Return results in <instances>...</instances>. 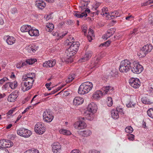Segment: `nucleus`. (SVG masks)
<instances>
[{
	"instance_id": "32",
	"label": "nucleus",
	"mask_w": 153,
	"mask_h": 153,
	"mask_svg": "<svg viewBox=\"0 0 153 153\" xmlns=\"http://www.w3.org/2000/svg\"><path fill=\"white\" fill-rule=\"evenodd\" d=\"M54 25L52 23H49L46 25L45 29L47 31H51L54 28Z\"/></svg>"
},
{
	"instance_id": "5",
	"label": "nucleus",
	"mask_w": 153,
	"mask_h": 153,
	"mask_svg": "<svg viewBox=\"0 0 153 153\" xmlns=\"http://www.w3.org/2000/svg\"><path fill=\"white\" fill-rule=\"evenodd\" d=\"M113 89L112 87L111 86L104 87L102 88V90L103 91V92L101 91H97L95 94H93V97L95 98H99L102 95L106 94L108 93H110V91Z\"/></svg>"
},
{
	"instance_id": "38",
	"label": "nucleus",
	"mask_w": 153,
	"mask_h": 153,
	"mask_svg": "<svg viewBox=\"0 0 153 153\" xmlns=\"http://www.w3.org/2000/svg\"><path fill=\"white\" fill-rule=\"evenodd\" d=\"M110 74L112 77H116L117 76L118 72L115 69L112 70L110 72Z\"/></svg>"
},
{
	"instance_id": "37",
	"label": "nucleus",
	"mask_w": 153,
	"mask_h": 153,
	"mask_svg": "<svg viewBox=\"0 0 153 153\" xmlns=\"http://www.w3.org/2000/svg\"><path fill=\"white\" fill-rule=\"evenodd\" d=\"M106 102L108 106L109 107L111 106L113 104V101L112 98L110 97H108Z\"/></svg>"
},
{
	"instance_id": "53",
	"label": "nucleus",
	"mask_w": 153,
	"mask_h": 153,
	"mask_svg": "<svg viewBox=\"0 0 153 153\" xmlns=\"http://www.w3.org/2000/svg\"><path fill=\"white\" fill-rule=\"evenodd\" d=\"M67 32H63L60 34H59V36L58 39H59L60 38L63 37L67 34Z\"/></svg>"
},
{
	"instance_id": "29",
	"label": "nucleus",
	"mask_w": 153,
	"mask_h": 153,
	"mask_svg": "<svg viewBox=\"0 0 153 153\" xmlns=\"http://www.w3.org/2000/svg\"><path fill=\"white\" fill-rule=\"evenodd\" d=\"M74 14V16L78 18H82L83 16L86 17L87 16V13L83 12L80 14L79 11L75 12Z\"/></svg>"
},
{
	"instance_id": "4",
	"label": "nucleus",
	"mask_w": 153,
	"mask_h": 153,
	"mask_svg": "<svg viewBox=\"0 0 153 153\" xmlns=\"http://www.w3.org/2000/svg\"><path fill=\"white\" fill-rule=\"evenodd\" d=\"M153 49V46L150 44H147L144 45L137 53V55L141 57H144L149 53Z\"/></svg>"
},
{
	"instance_id": "61",
	"label": "nucleus",
	"mask_w": 153,
	"mask_h": 153,
	"mask_svg": "<svg viewBox=\"0 0 153 153\" xmlns=\"http://www.w3.org/2000/svg\"><path fill=\"white\" fill-rule=\"evenodd\" d=\"M122 109H123L121 108H120V107H117L116 110L117 111V113H118L119 112H122Z\"/></svg>"
},
{
	"instance_id": "22",
	"label": "nucleus",
	"mask_w": 153,
	"mask_h": 153,
	"mask_svg": "<svg viewBox=\"0 0 153 153\" xmlns=\"http://www.w3.org/2000/svg\"><path fill=\"white\" fill-rule=\"evenodd\" d=\"M79 135L84 137H87L90 136L92 134L91 131L90 130L86 129L85 130L80 131L79 132Z\"/></svg>"
},
{
	"instance_id": "19",
	"label": "nucleus",
	"mask_w": 153,
	"mask_h": 153,
	"mask_svg": "<svg viewBox=\"0 0 153 153\" xmlns=\"http://www.w3.org/2000/svg\"><path fill=\"white\" fill-rule=\"evenodd\" d=\"M27 82H22L21 83V89L24 92L28 91L31 88Z\"/></svg>"
},
{
	"instance_id": "62",
	"label": "nucleus",
	"mask_w": 153,
	"mask_h": 153,
	"mask_svg": "<svg viewBox=\"0 0 153 153\" xmlns=\"http://www.w3.org/2000/svg\"><path fill=\"white\" fill-rule=\"evenodd\" d=\"M52 34L54 36H57V37H59V34L58 33V32H53L52 33Z\"/></svg>"
},
{
	"instance_id": "15",
	"label": "nucleus",
	"mask_w": 153,
	"mask_h": 153,
	"mask_svg": "<svg viewBox=\"0 0 153 153\" xmlns=\"http://www.w3.org/2000/svg\"><path fill=\"white\" fill-rule=\"evenodd\" d=\"M97 109V106L95 103L94 102H92L89 104L87 107V110L89 112L94 113H95Z\"/></svg>"
},
{
	"instance_id": "56",
	"label": "nucleus",
	"mask_w": 153,
	"mask_h": 153,
	"mask_svg": "<svg viewBox=\"0 0 153 153\" xmlns=\"http://www.w3.org/2000/svg\"><path fill=\"white\" fill-rule=\"evenodd\" d=\"M88 153H100V152L98 151L95 150H90Z\"/></svg>"
},
{
	"instance_id": "16",
	"label": "nucleus",
	"mask_w": 153,
	"mask_h": 153,
	"mask_svg": "<svg viewBox=\"0 0 153 153\" xmlns=\"http://www.w3.org/2000/svg\"><path fill=\"white\" fill-rule=\"evenodd\" d=\"M56 64V61L55 59H52L46 61L43 64V67H52Z\"/></svg>"
},
{
	"instance_id": "50",
	"label": "nucleus",
	"mask_w": 153,
	"mask_h": 153,
	"mask_svg": "<svg viewBox=\"0 0 153 153\" xmlns=\"http://www.w3.org/2000/svg\"><path fill=\"white\" fill-rule=\"evenodd\" d=\"M64 86V85H62V87H59L58 88H57L56 89V90H54L53 91H52L51 92L52 94H53L55 93H56L58 92V91L60 90V89Z\"/></svg>"
},
{
	"instance_id": "24",
	"label": "nucleus",
	"mask_w": 153,
	"mask_h": 153,
	"mask_svg": "<svg viewBox=\"0 0 153 153\" xmlns=\"http://www.w3.org/2000/svg\"><path fill=\"white\" fill-rule=\"evenodd\" d=\"M91 51L87 52L84 55V57L81 58V61L84 62L88 60L91 56Z\"/></svg>"
},
{
	"instance_id": "42",
	"label": "nucleus",
	"mask_w": 153,
	"mask_h": 153,
	"mask_svg": "<svg viewBox=\"0 0 153 153\" xmlns=\"http://www.w3.org/2000/svg\"><path fill=\"white\" fill-rule=\"evenodd\" d=\"M133 131V128L130 126L126 127L125 128V131L127 133H132Z\"/></svg>"
},
{
	"instance_id": "3",
	"label": "nucleus",
	"mask_w": 153,
	"mask_h": 153,
	"mask_svg": "<svg viewBox=\"0 0 153 153\" xmlns=\"http://www.w3.org/2000/svg\"><path fill=\"white\" fill-rule=\"evenodd\" d=\"M93 87V85L92 82H84L80 86L78 93L81 94H87L91 90Z\"/></svg>"
},
{
	"instance_id": "63",
	"label": "nucleus",
	"mask_w": 153,
	"mask_h": 153,
	"mask_svg": "<svg viewBox=\"0 0 153 153\" xmlns=\"http://www.w3.org/2000/svg\"><path fill=\"white\" fill-rule=\"evenodd\" d=\"M73 24V22L71 20H69L68 21L67 24L68 25H72Z\"/></svg>"
},
{
	"instance_id": "46",
	"label": "nucleus",
	"mask_w": 153,
	"mask_h": 153,
	"mask_svg": "<svg viewBox=\"0 0 153 153\" xmlns=\"http://www.w3.org/2000/svg\"><path fill=\"white\" fill-rule=\"evenodd\" d=\"M0 153H9V151L6 148L1 146L0 148Z\"/></svg>"
},
{
	"instance_id": "57",
	"label": "nucleus",
	"mask_w": 153,
	"mask_h": 153,
	"mask_svg": "<svg viewBox=\"0 0 153 153\" xmlns=\"http://www.w3.org/2000/svg\"><path fill=\"white\" fill-rule=\"evenodd\" d=\"M134 137V136L132 134H130L128 137V139L130 140H133Z\"/></svg>"
},
{
	"instance_id": "49",
	"label": "nucleus",
	"mask_w": 153,
	"mask_h": 153,
	"mask_svg": "<svg viewBox=\"0 0 153 153\" xmlns=\"http://www.w3.org/2000/svg\"><path fill=\"white\" fill-rule=\"evenodd\" d=\"M153 3V2L151 0H149L148 1L146 2L143 3L141 4V6H146L147 5H149L152 3Z\"/></svg>"
},
{
	"instance_id": "45",
	"label": "nucleus",
	"mask_w": 153,
	"mask_h": 153,
	"mask_svg": "<svg viewBox=\"0 0 153 153\" xmlns=\"http://www.w3.org/2000/svg\"><path fill=\"white\" fill-rule=\"evenodd\" d=\"M94 114L91 113H89L87 117V119L90 121L94 119Z\"/></svg>"
},
{
	"instance_id": "64",
	"label": "nucleus",
	"mask_w": 153,
	"mask_h": 153,
	"mask_svg": "<svg viewBox=\"0 0 153 153\" xmlns=\"http://www.w3.org/2000/svg\"><path fill=\"white\" fill-rule=\"evenodd\" d=\"M132 19V17L131 15L128 16L126 17V19L127 20H129Z\"/></svg>"
},
{
	"instance_id": "21",
	"label": "nucleus",
	"mask_w": 153,
	"mask_h": 153,
	"mask_svg": "<svg viewBox=\"0 0 153 153\" xmlns=\"http://www.w3.org/2000/svg\"><path fill=\"white\" fill-rule=\"evenodd\" d=\"M13 145V142L9 140H4L3 143H1V145L3 147L5 148H10Z\"/></svg>"
},
{
	"instance_id": "17",
	"label": "nucleus",
	"mask_w": 153,
	"mask_h": 153,
	"mask_svg": "<svg viewBox=\"0 0 153 153\" xmlns=\"http://www.w3.org/2000/svg\"><path fill=\"white\" fill-rule=\"evenodd\" d=\"M35 5L39 9L42 10L46 6L45 3L42 0L36 1L35 2Z\"/></svg>"
},
{
	"instance_id": "47",
	"label": "nucleus",
	"mask_w": 153,
	"mask_h": 153,
	"mask_svg": "<svg viewBox=\"0 0 153 153\" xmlns=\"http://www.w3.org/2000/svg\"><path fill=\"white\" fill-rule=\"evenodd\" d=\"M25 66V63H24V62H22V63H19L17 64L16 65V68H20L22 67Z\"/></svg>"
},
{
	"instance_id": "2",
	"label": "nucleus",
	"mask_w": 153,
	"mask_h": 153,
	"mask_svg": "<svg viewBox=\"0 0 153 153\" xmlns=\"http://www.w3.org/2000/svg\"><path fill=\"white\" fill-rule=\"evenodd\" d=\"M69 42L68 45L70 46V47L65 51V58L62 61L67 62H71L73 61L74 56L77 51L79 44L78 42Z\"/></svg>"
},
{
	"instance_id": "6",
	"label": "nucleus",
	"mask_w": 153,
	"mask_h": 153,
	"mask_svg": "<svg viewBox=\"0 0 153 153\" xmlns=\"http://www.w3.org/2000/svg\"><path fill=\"white\" fill-rule=\"evenodd\" d=\"M102 53H100L94 57V60L91 63L90 66V68L94 70L96 68L98 67L100 65V60L103 57Z\"/></svg>"
},
{
	"instance_id": "18",
	"label": "nucleus",
	"mask_w": 153,
	"mask_h": 153,
	"mask_svg": "<svg viewBox=\"0 0 153 153\" xmlns=\"http://www.w3.org/2000/svg\"><path fill=\"white\" fill-rule=\"evenodd\" d=\"M84 101L83 99L81 97H76L74 99L73 103L74 105H78L82 103Z\"/></svg>"
},
{
	"instance_id": "41",
	"label": "nucleus",
	"mask_w": 153,
	"mask_h": 153,
	"mask_svg": "<svg viewBox=\"0 0 153 153\" xmlns=\"http://www.w3.org/2000/svg\"><path fill=\"white\" fill-rule=\"evenodd\" d=\"M88 38L89 37L91 38V37H94V34L93 30L91 28H89L88 32Z\"/></svg>"
},
{
	"instance_id": "8",
	"label": "nucleus",
	"mask_w": 153,
	"mask_h": 153,
	"mask_svg": "<svg viewBox=\"0 0 153 153\" xmlns=\"http://www.w3.org/2000/svg\"><path fill=\"white\" fill-rule=\"evenodd\" d=\"M17 133L19 135L25 138L29 137L32 134L31 131L24 128L18 130Z\"/></svg>"
},
{
	"instance_id": "59",
	"label": "nucleus",
	"mask_w": 153,
	"mask_h": 153,
	"mask_svg": "<svg viewBox=\"0 0 153 153\" xmlns=\"http://www.w3.org/2000/svg\"><path fill=\"white\" fill-rule=\"evenodd\" d=\"M149 21L150 24L153 25V16L149 18Z\"/></svg>"
},
{
	"instance_id": "48",
	"label": "nucleus",
	"mask_w": 153,
	"mask_h": 153,
	"mask_svg": "<svg viewBox=\"0 0 153 153\" xmlns=\"http://www.w3.org/2000/svg\"><path fill=\"white\" fill-rule=\"evenodd\" d=\"M81 28L82 31L84 33V35H85L87 30V27L86 25H83L82 26Z\"/></svg>"
},
{
	"instance_id": "39",
	"label": "nucleus",
	"mask_w": 153,
	"mask_h": 153,
	"mask_svg": "<svg viewBox=\"0 0 153 153\" xmlns=\"http://www.w3.org/2000/svg\"><path fill=\"white\" fill-rule=\"evenodd\" d=\"M102 12L101 13V15H104L105 14L107 15L106 16H109V13L107 12L108 9L107 7H103L102 9Z\"/></svg>"
},
{
	"instance_id": "54",
	"label": "nucleus",
	"mask_w": 153,
	"mask_h": 153,
	"mask_svg": "<svg viewBox=\"0 0 153 153\" xmlns=\"http://www.w3.org/2000/svg\"><path fill=\"white\" fill-rule=\"evenodd\" d=\"M11 12L12 14H15L17 13V10L16 8H13L11 10Z\"/></svg>"
},
{
	"instance_id": "34",
	"label": "nucleus",
	"mask_w": 153,
	"mask_h": 153,
	"mask_svg": "<svg viewBox=\"0 0 153 153\" xmlns=\"http://www.w3.org/2000/svg\"><path fill=\"white\" fill-rule=\"evenodd\" d=\"M59 132L61 134H62L66 135H69L71 134V133L68 130L62 129L59 131Z\"/></svg>"
},
{
	"instance_id": "35",
	"label": "nucleus",
	"mask_w": 153,
	"mask_h": 153,
	"mask_svg": "<svg viewBox=\"0 0 153 153\" xmlns=\"http://www.w3.org/2000/svg\"><path fill=\"white\" fill-rule=\"evenodd\" d=\"M23 81H25V82H27L28 85H29L31 87L33 86V82L34 81V80L33 79H26L25 80H22Z\"/></svg>"
},
{
	"instance_id": "40",
	"label": "nucleus",
	"mask_w": 153,
	"mask_h": 153,
	"mask_svg": "<svg viewBox=\"0 0 153 153\" xmlns=\"http://www.w3.org/2000/svg\"><path fill=\"white\" fill-rule=\"evenodd\" d=\"M147 113L149 117L153 118V108H151L148 110Z\"/></svg>"
},
{
	"instance_id": "36",
	"label": "nucleus",
	"mask_w": 153,
	"mask_h": 153,
	"mask_svg": "<svg viewBox=\"0 0 153 153\" xmlns=\"http://www.w3.org/2000/svg\"><path fill=\"white\" fill-rule=\"evenodd\" d=\"M9 86L12 89H15L17 86V83L16 81H14L13 82H9Z\"/></svg>"
},
{
	"instance_id": "1",
	"label": "nucleus",
	"mask_w": 153,
	"mask_h": 153,
	"mask_svg": "<svg viewBox=\"0 0 153 153\" xmlns=\"http://www.w3.org/2000/svg\"><path fill=\"white\" fill-rule=\"evenodd\" d=\"M119 70L120 72L125 73L131 70L134 73L139 74L143 71V68L138 62L126 59L121 62Z\"/></svg>"
},
{
	"instance_id": "26",
	"label": "nucleus",
	"mask_w": 153,
	"mask_h": 153,
	"mask_svg": "<svg viewBox=\"0 0 153 153\" xmlns=\"http://www.w3.org/2000/svg\"><path fill=\"white\" fill-rule=\"evenodd\" d=\"M31 28V26L26 25L22 26L21 27L20 30L22 32H28V31L30 30Z\"/></svg>"
},
{
	"instance_id": "31",
	"label": "nucleus",
	"mask_w": 153,
	"mask_h": 153,
	"mask_svg": "<svg viewBox=\"0 0 153 153\" xmlns=\"http://www.w3.org/2000/svg\"><path fill=\"white\" fill-rule=\"evenodd\" d=\"M141 100L142 103L145 104H150L152 103L149 99L146 97H143Z\"/></svg>"
},
{
	"instance_id": "58",
	"label": "nucleus",
	"mask_w": 153,
	"mask_h": 153,
	"mask_svg": "<svg viewBox=\"0 0 153 153\" xmlns=\"http://www.w3.org/2000/svg\"><path fill=\"white\" fill-rule=\"evenodd\" d=\"M99 11L98 10H97L96 12L92 13L91 15V16H94V15H97L99 14Z\"/></svg>"
},
{
	"instance_id": "52",
	"label": "nucleus",
	"mask_w": 153,
	"mask_h": 153,
	"mask_svg": "<svg viewBox=\"0 0 153 153\" xmlns=\"http://www.w3.org/2000/svg\"><path fill=\"white\" fill-rule=\"evenodd\" d=\"M8 79L6 77H4L0 80V85L3 84L6 81L8 80Z\"/></svg>"
},
{
	"instance_id": "30",
	"label": "nucleus",
	"mask_w": 153,
	"mask_h": 153,
	"mask_svg": "<svg viewBox=\"0 0 153 153\" xmlns=\"http://www.w3.org/2000/svg\"><path fill=\"white\" fill-rule=\"evenodd\" d=\"M37 61L36 59L33 58L31 59H27L25 62H24V63H25V65L26 66L27 64H28L29 65H32L35 62Z\"/></svg>"
},
{
	"instance_id": "43",
	"label": "nucleus",
	"mask_w": 153,
	"mask_h": 153,
	"mask_svg": "<svg viewBox=\"0 0 153 153\" xmlns=\"http://www.w3.org/2000/svg\"><path fill=\"white\" fill-rule=\"evenodd\" d=\"M24 153H39V152L38 150L33 149L27 150Z\"/></svg>"
},
{
	"instance_id": "23",
	"label": "nucleus",
	"mask_w": 153,
	"mask_h": 153,
	"mask_svg": "<svg viewBox=\"0 0 153 153\" xmlns=\"http://www.w3.org/2000/svg\"><path fill=\"white\" fill-rule=\"evenodd\" d=\"M35 74L34 73H29L24 75L23 76L22 79V80H25L26 79H33V78L35 77Z\"/></svg>"
},
{
	"instance_id": "25",
	"label": "nucleus",
	"mask_w": 153,
	"mask_h": 153,
	"mask_svg": "<svg viewBox=\"0 0 153 153\" xmlns=\"http://www.w3.org/2000/svg\"><path fill=\"white\" fill-rule=\"evenodd\" d=\"M7 39L6 42L9 45H12L15 43L16 39L13 36H7Z\"/></svg>"
},
{
	"instance_id": "33",
	"label": "nucleus",
	"mask_w": 153,
	"mask_h": 153,
	"mask_svg": "<svg viewBox=\"0 0 153 153\" xmlns=\"http://www.w3.org/2000/svg\"><path fill=\"white\" fill-rule=\"evenodd\" d=\"M75 77V74H70L69 75L68 78L66 80V82L69 83L72 81Z\"/></svg>"
},
{
	"instance_id": "60",
	"label": "nucleus",
	"mask_w": 153,
	"mask_h": 153,
	"mask_svg": "<svg viewBox=\"0 0 153 153\" xmlns=\"http://www.w3.org/2000/svg\"><path fill=\"white\" fill-rule=\"evenodd\" d=\"M71 153H81L80 152L78 149H74L72 150Z\"/></svg>"
},
{
	"instance_id": "10",
	"label": "nucleus",
	"mask_w": 153,
	"mask_h": 153,
	"mask_svg": "<svg viewBox=\"0 0 153 153\" xmlns=\"http://www.w3.org/2000/svg\"><path fill=\"white\" fill-rule=\"evenodd\" d=\"M129 82L130 85L135 88H138L140 86V82L137 78H131L129 80Z\"/></svg>"
},
{
	"instance_id": "14",
	"label": "nucleus",
	"mask_w": 153,
	"mask_h": 153,
	"mask_svg": "<svg viewBox=\"0 0 153 153\" xmlns=\"http://www.w3.org/2000/svg\"><path fill=\"white\" fill-rule=\"evenodd\" d=\"M52 150L55 153H59L61 152V145L58 142L54 143L52 145Z\"/></svg>"
},
{
	"instance_id": "28",
	"label": "nucleus",
	"mask_w": 153,
	"mask_h": 153,
	"mask_svg": "<svg viewBox=\"0 0 153 153\" xmlns=\"http://www.w3.org/2000/svg\"><path fill=\"white\" fill-rule=\"evenodd\" d=\"M111 117L114 119H117L119 117V115L116 109H113L111 111Z\"/></svg>"
},
{
	"instance_id": "11",
	"label": "nucleus",
	"mask_w": 153,
	"mask_h": 153,
	"mask_svg": "<svg viewBox=\"0 0 153 153\" xmlns=\"http://www.w3.org/2000/svg\"><path fill=\"white\" fill-rule=\"evenodd\" d=\"M86 124L84 121L81 120L76 122L74 125V128L79 130L85 128L86 127Z\"/></svg>"
},
{
	"instance_id": "44",
	"label": "nucleus",
	"mask_w": 153,
	"mask_h": 153,
	"mask_svg": "<svg viewBox=\"0 0 153 153\" xmlns=\"http://www.w3.org/2000/svg\"><path fill=\"white\" fill-rule=\"evenodd\" d=\"M38 49V47L35 45H33L29 48V50L32 51L33 52H34Z\"/></svg>"
},
{
	"instance_id": "55",
	"label": "nucleus",
	"mask_w": 153,
	"mask_h": 153,
	"mask_svg": "<svg viewBox=\"0 0 153 153\" xmlns=\"http://www.w3.org/2000/svg\"><path fill=\"white\" fill-rule=\"evenodd\" d=\"M100 3L99 2L97 3L94 7V9L95 10H97V8L100 6Z\"/></svg>"
},
{
	"instance_id": "12",
	"label": "nucleus",
	"mask_w": 153,
	"mask_h": 153,
	"mask_svg": "<svg viewBox=\"0 0 153 153\" xmlns=\"http://www.w3.org/2000/svg\"><path fill=\"white\" fill-rule=\"evenodd\" d=\"M116 30L115 28H114L108 29L106 33L102 36V38L104 39H107L114 33Z\"/></svg>"
},
{
	"instance_id": "51",
	"label": "nucleus",
	"mask_w": 153,
	"mask_h": 153,
	"mask_svg": "<svg viewBox=\"0 0 153 153\" xmlns=\"http://www.w3.org/2000/svg\"><path fill=\"white\" fill-rule=\"evenodd\" d=\"M135 104V103L133 102H132L131 101H130L128 104H126V106L128 108L134 107Z\"/></svg>"
},
{
	"instance_id": "9",
	"label": "nucleus",
	"mask_w": 153,
	"mask_h": 153,
	"mask_svg": "<svg viewBox=\"0 0 153 153\" xmlns=\"http://www.w3.org/2000/svg\"><path fill=\"white\" fill-rule=\"evenodd\" d=\"M34 131L36 133L39 134H42L45 131V128L43 123H38L36 124L34 128Z\"/></svg>"
},
{
	"instance_id": "20",
	"label": "nucleus",
	"mask_w": 153,
	"mask_h": 153,
	"mask_svg": "<svg viewBox=\"0 0 153 153\" xmlns=\"http://www.w3.org/2000/svg\"><path fill=\"white\" fill-rule=\"evenodd\" d=\"M28 33L31 36H36L39 35L38 30L33 27L31 28L30 30L28 31Z\"/></svg>"
},
{
	"instance_id": "7",
	"label": "nucleus",
	"mask_w": 153,
	"mask_h": 153,
	"mask_svg": "<svg viewBox=\"0 0 153 153\" xmlns=\"http://www.w3.org/2000/svg\"><path fill=\"white\" fill-rule=\"evenodd\" d=\"M43 117L44 121L49 123L51 122L53 120V116L50 109H46L44 112Z\"/></svg>"
},
{
	"instance_id": "27",
	"label": "nucleus",
	"mask_w": 153,
	"mask_h": 153,
	"mask_svg": "<svg viewBox=\"0 0 153 153\" xmlns=\"http://www.w3.org/2000/svg\"><path fill=\"white\" fill-rule=\"evenodd\" d=\"M121 13L118 11L115 10L111 13V15L110 16L112 19L120 16Z\"/></svg>"
},
{
	"instance_id": "13",
	"label": "nucleus",
	"mask_w": 153,
	"mask_h": 153,
	"mask_svg": "<svg viewBox=\"0 0 153 153\" xmlns=\"http://www.w3.org/2000/svg\"><path fill=\"white\" fill-rule=\"evenodd\" d=\"M19 92L18 91H15L12 93L8 96L7 100L10 102H14L18 96V93Z\"/></svg>"
}]
</instances>
